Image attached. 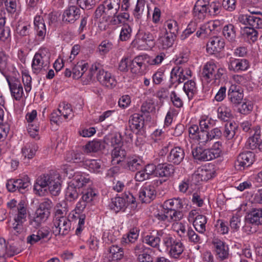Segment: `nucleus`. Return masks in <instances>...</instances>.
I'll return each mask as SVG.
<instances>
[{
    "label": "nucleus",
    "mask_w": 262,
    "mask_h": 262,
    "mask_svg": "<svg viewBox=\"0 0 262 262\" xmlns=\"http://www.w3.org/2000/svg\"><path fill=\"white\" fill-rule=\"evenodd\" d=\"M60 178V176L57 173L39 176L34 185L35 193L41 196L45 195L49 190L53 195H58L61 189Z\"/></svg>",
    "instance_id": "1"
},
{
    "label": "nucleus",
    "mask_w": 262,
    "mask_h": 262,
    "mask_svg": "<svg viewBox=\"0 0 262 262\" xmlns=\"http://www.w3.org/2000/svg\"><path fill=\"white\" fill-rule=\"evenodd\" d=\"M188 203L186 198L177 197L166 200L162 207H165L169 211L173 221H177L183 218V212L187 209Z\"/></svg>",
    "instance_id": "2"
},
{
    "label": "nucleus",
    "mask_w": 262,
    "mask_h": 262,
    "mask_svg": "<svg viewBox=\"0 0 262 262\" xmlns=\"http://www.w3.org/2000/svg\"><path fill=\"white\" fill-rule=\"evenodd\" d=\"M52 201L48 198L42 199L39 203L33 219L30 220V224L34 228L39 227L41 223L45 222L51 214L53 207Z\"/></svg>",
    "instance_id": "3"
},
{
    "label": "nucleus",
    "mask_w": 262,
    "mask_h": 262,
    "mask_svg": "<svg viewBox=\"0 0 262 262\" xmlns=\"http://www.w3.org/2000/svg\"><path fill=\"white\" fill-rule=\"evenodd\" d=\"M50 64V53L47 49H40L36 52L33 58L32 68L36 74L49 69Z\"/></svg>",
    "instance_id": "4"
},
{
    "label": "nucleus",
    "mask_w": 262,
    "mask_h": 262,
    "mask_svg": "<svg viewBox=\"0 0 262 262\" xmlns=\"http://www.w3.org/2000/svg\"><path fill=\"white\" fill-rule=\"evenodd\" d=\"M163 244L170 257L174 259L179 258L184 250L185 247L181 241L169 234L164 235Z\"/></svg>",
    "instance_id": "5"
},
{
    "label": "nucleus",
    "mask_w": 262,
    "mask_h": 262,
    "mask_svg": "<svg viewBox=\"0 0 262 262\" xmlns=\"http://www.w3.org/2000/svg\"><path fill=\"white\" fill-rule=\"evenodd\" d=\"M121 0H105L100 5L95 11L97 18L102 15L107 17H113L118 13L120 9Z\"/></svg>",
    "instance_id": "6"
},
{
    "label": "nucleus",
    "mask_w": 262,
    "mask_h": 262,
    "mask_svg": "<svg viewBox=\"0 0 262 262\" xmlns=\"http://www.w3.org/2000/svg\"><path fill=\"white\" fill-rule=\"evenodd\" d=\"M163 183L161 180H153L149 184L143 186L139 192L140 200L144 203H149L156 198L157 187Z\"/></svg>",
    "instance_id": "7"
},
{
    "label": "nucleus",
    "mask_w": 262,
    "mask_h": 262,
    "mask_svg": "<svg viewBox=\"0 0 262 262\" xmlns=\"http://www.w3.org/2000/svg\"><path fill=\"white\" fill-rule=\"evenodd\" d=\"M187 61V56H184L181 54L176 60L177 66L172 68L170 72L169 88H171L174 84H176L174 86L177 87L178 84L184 82V79L182 77H185V76L183 75V67L180 65L186 62Z\"/></svg>",
    "instance_id": "8"
},
{
    "label": "nucleus",
    "mask_w": 262,
    "mask_h": 262,
    "mask_svg": "<svg viewBox=\"0 0 262 262\" xmlns=\"http://www.w3.org/2000/svg\"><path fill=\"white\" fill-rule=\"evenodd\" d=\"M250 14L241 15L239 21L248 27L254 29H262V13L260 12H251Z\"/></svg>",
    "instance_id": "9"
},
{
    "label": "nucleus",
    "mask_w": 262,
    "mask_h": 262,
    "mask_svg": "<svg viewBox=\"0 0 262 262\" xmlns=\"http://www.w3.org/2000/svg\"><path fill=\"white\" fill-rule=\"evenodd\" d=\"M71 229V222L68 217L53 219L52 232L55 236H64L69 233Z\"/></svg>",
    "instance_id": "10"
},
{
    "label": "nucleus",
    "mask_w": 262,
    "mask_h": 262,
    "mask_svg": "<svg viewBox=\"0 0 262 262\" xmlns=\"http://www.w3.org/2000/svg\"><path fill=\"white\" fill-rule=\"evenodd\" d=\"M224 39L221 36H213L210 38L206 45V51L210 55L221 58V52L225 47Z\"/></svg>",
    "instance_id": "11"
},
{
    "label": "nucleus",
    "mask_w": 262,
    "mask_h": 262,
    "mask_svg": "<svg viewBox=\"0 0 262 262\" xmlns=\"http://www.w3.org/2000/svg\"><path fill=\"white\" fill-rule=\"evenodd\" d=\"M255 161V154L250 151L240 153L235 162V167L237 170L243 171L250 167Z\"/></svg>",
    "instance_id": "12"
},
{
    "label": "nucleus",
    "mask_w": 262,
    "mask_h": 262,
    "mask_svg": "<svg viewBox=\"0 0 262 262\" xmlns=\"http://www.w3.org/2000/svg\"><path fill=\"white\" fill-rule=\"evenodd\" d=\"M210 13L209 5L200 0L196 2L192 10V15L195 21H203L209 15Z\"/></svg>",
    "instance_id": "13"
},
{
    "label": "nucleus",
    "mask_w": 262,
    "mask_h": 262,
    "mask_svg": "<svg viewBox=\"0 0 262 262\" xmlns=\"http://www.w3.org/2000/svg\"><path fill=\"white\" fill-rule=\"evenodd\" d=\"M212 244L217 259L222 261L228 258L229 246L224 241L218 238H214L212 241Z\"/></svg>",
    "instance_id": "14"
},
{
    "label": "nucleus",
    "mask_w": 262,
    "mask_h": 262,
    "mask_svg": "<svg viewBox=\"0 0 262 262\" xmlns=\"http://www.w3.org/2000/svg\"><path fill=\"white\" fill-rule=\"evenodd\" d=\"M6 80L8 82L12 97L16 100H20L22 98L24 92L20 81L14 77L7 76Z\"/></svg>",
    "instance_id": "15"
},
{
    "label": "nucleus",
    "mask_w": 262,
    "mask_h": 262,
    "mask_svg": "<svg viewBox=\"0 0 262 262\" xmlns=\"http://www.w3.org/2000/svg\"><path fill=\"white\" fill-rule=\"evenodd\" d=\"M243 98V90L239 86L232 84L227 93V98L230 103L235 106H237L242 103Z\"/></svg>",
    "instance_id": "16"
},
{
    "label": "nucleus",
    "mask_w": 262,
    "mask_h": 262,
    "mask_svg": "<svg viewBox=\"0 0 262 262\" xmlns=\"http://www.w3.org/2000/svg\"><path fill=\"white\" fill-rule=\"evenodd\" d=\"M228 70L234 73H240L247 70L250 67V63L245 58H234L231 57L228 63Z\"/></svg>",
    "instance_id": "17"
},
{
    "label": "nucleus",
    "mask_w": 262,
    "mask_h": 262,
    "mask_svg": "<svg viewBox=\"0 0 262 262\" xmlns=\"http://www.w3.org/2000/svg\"><path fill=\"white\" fill-rule=\"evenodd\" d=\"M148 63H149L148 55H142L136 56L130 61L131 72L135 74L141 73L146 69Z\"/></svg>",
    "instance_id": "18"
},
{
    "label": "nucleus",
    "mask_w": 262,
    "mask_h": 262,
    "mask_svg": "<svg viewBox=\"0 0 262 262\" xmlns=\"http://www.w3.org/2000/svg\"><path fill=\"white\" fill-rule=\"evenodd\" d=\"M136 36L137 39L133 40L131 43V45L133 47H136L137 48H139V46L138 45V41L137 39L139 40H141L143 42L146 43L147 45L149 44L150 46H153L155 44V36L148 31L143 28H140L139 29Z\"/></svg>",
    "instance_id": "19"
},
{
    "label": "nucleus",
    "mask_w": 262,
    "mask_h": 262,
    "mask_svg": "<svg viewBox=\"0 0 262 262\" xmlns=\"http://www.w3.org/2000/svg\"><path fill=\"white\" fill-rule=\"evenodd\" d=\"M97 79L101 85L109 89L114 88L117 83L115 77L112 74L103 69L97 73Z\"/></svg>",
    "instance_id": "20"
},
{
    "label": "nucleus",
    "mask_w": 262,
    "mask_h": 262,
    "mask_svg": "<svg viewBox=\"0 0 262 262\" xmlns=\"http://www.w3.org/2000/svg\"><path fill=\"white\" fill-rule=\"evenodd\" d=\"M164 233L162 230H157L156 234L150 232L143 236V243L154 248H159L161 241L160 237L163 238Z\"/></svg>",
    "instance_id": "21"
},
{
    "label": "nucleus",
    "mask_w": 262,
    "mask_h": 262,
    "mask_svg": "<svg viewBox=\"0 0 262 262\" xmlns=\"http://www.w3.org/2000/svg\"><path fill=\"white\" fill-rule=\"evenodd\" d=\"M81 11L77 6H69L64 10L62 15L64 22L73 24L80 17Z\"/></svg>",
    "instance_id": "22"
},
{
    "label": "nucleus",
    "mask_w": 262,
    "mask_h": 262,
    "mask_svg": "<svg viewBox=\"0 0 262 262\" xmlns=\"http://www.w3.org/2000/svg\"><path fill=\"white\" fill-rule=\"evenodd\" d=\"M245 221L247 224L255 226L262 225V207L251 208L247 213Z\"/></svg>",
    "instance_id": "23"
},
{
    "label": "nucleus",
    "mask_w": 262,
    "mask_h": 262,
    "mask_svg": "<svg viewBox=\"0 0 262 262\" xmlns=\"http://www.w3.org/2000/svg\"><path fill=\"white\" fill-rule=\"evenodd\" d=\"M130 130L136 134L141 133L144 126V118L142 115L135 113L132 115L128 121Z\"/></svg>",
    "instance_id": "24"
},
{
    "label": "nucleus",
    "mask_w": 262,
    "mask_h": 262,
    "mask_svg": "<svg viewBox=\"0 0 262 262\" xmlns=\"http://www.w3.org/2000/svg\"><path fill=\"white\" fill-rule=\"evenodd\" d=\"M185 156L183 148L176 146L172 148L167 157V161L171 164L179 165L184 160Z\"/></svg>",
    "instance_id": "25"
},
{
    "label": "nucleus",
    "mask_w": 262,
    "mask_h": 262,
    "mask_svg": "<svg viewBox=\"0 0 262 262\" xmlns=\"http://www.w3.org/2000/svg\"><path fill=\"white\" fill-rule=\"evenodd\" d=\"M142 159L135 155L128 156L125 161L124 168L127 170L134 172L141 168Z\"/></svg>",
    "instance_id": "26"
},
{
    "label": "nucleus",
    "mask_w": 262,
    "mask_h": 262,
    "mask_svg": "<svg viewBox=\"0 0 262 262\" xmlns=\"http://www.w3.org/2000/svg\"><path fill=\"white\" fill-rule=\"evenodd\" d=\"M70 182L81 189L92 182L89 174L81 171H77L74 173L73 179Z\"/></svg>",
    "instance_id": "27"
},
{
    "label": "nucleus",
    "mask_w": 262,
    "mask_h": 262,
    "mask_svg": "<svg viewBox=\"0 0 262 262\" xmlns=\"http://www.w3.org/2000/svg\"><path fill=\"white\" fill-rule=\"evenodd\" d=\"M157 177L169 178L175 171L174 166L171 163H162L157 165Z\"/></svg>",
    "instance_id": "28"
},
{
    "label": "nucleus",
    "mask_w": 262,
    "mask_h": 262,
    "mask_svg": "<svg viewBox=\"0 0 262 262\" xmlns=\"http://www.w3.org/2000/svg\"><path fill=\"white\" fill-rule=\"evenodd\" d=\"M260 128L259 126L254 129V133L252 134V136L249 137L247 140L246 146L247 148L254 150L257 148L258 149L259 144L260 143Z\"/></svg>",
    "instance_id": "29"
},
{
    "label": "nucleus",
    "mask_w": 262,
    "mask_h": 262,
    "mask_svg": "<svg viewBox=\"0 0 262 262\" xmlns=\"http://www.w3.org/2000/svg\"><path fill=\"white\" fill-rule=\"evenodd\" d=\"M127 156L124 145L116 146L112 151V162L113 164H119Z\"/></svg>",
    "instance_id": "30"
},
{
    "label": "nucleus",
    "mask_w": 262,
    "mask_h": 262,
    "mask_svg": "<svg viewBox=\"0 0 262 262\" xmlns=\"http://www.w3.org/2000/svg\"><path fill=\"white\" fill-rule=\"evenodd\" d=\"M38 147L34 142L26 143L21 149V153L24 159H32L36 154Z\"/></svg>",
    "instance_id": "31"
},
{
    "label": "nucleus",
    "mask_w": 262,
    "mask_h": 262,
    "mask_svg": "<svg viewBox=\"0 0 262 262\" xmlns=\"http://www.w3.org/2000/svg\"><path fill=\"white\" fill-rule=\"evenodd\" d=\"M216 69V66L214 63L210 62H207L204 66L203 69L202 73L203 80L209 83L211 80L214 79V72Z\"/></svg>",
    "instance_id": "32"
},
{
    "label": "nucleus",
    "mask_w": 262,
    "mask_h": 262,
    "mask_svg": "<svg viewBox=\"0 0 262 262\" xmlns=\"http://www.w3.org/2000/svg\"><path fill=\"white\" fill-rule=\"evenodd\" d=\"M89 64L84 60L78 61L72 69L73 78L78 79L83 76L89 68Z\"/></svg>",
    "instance_id": "33"
},
{
    "label": "nucleus",
    "mask_w": 262,
    "mask_h": 262,
    "mask_svg": "<svg viewBox=\"0 0 262 262\" xmlns=\"http://www.w3.org/2000/svg\"><path fill=\"white\" fill-rule=\"evenodd\" d=\"M192 154L194 160L199 162L208 161V149L198 146L192 150Z\"/></svg>",
    "instance_id": "34"
},
{
    "label": "nucleus",
    "mask_w": 262,
    "mask_h": 262,
    "mask_svg": "<svg viewBox=\"0 0 262 262\" xmlns=\"http://www.w3.org/2000/svg\"><path fill=\"white\" fill-rule=\"evenodd\" d=\"M83 165L91 172L96 173L102 172L103 169L100 160L85 159Z\"/></svg>",
    "instance_id": "35"
},
{
    "label": "nucleus",
    "mask_w": 262,
    "mask_h": 262,
    "mask_svg": "<svg viewBox=\"0 0 262 262\" xmlns=\"http://www.w3.org/2000/svg\"><path fill=\"white\" fill-rule=\"evenodd\" d=\"M107 251L108 257L116 262L122 259L124 256L123 249L117 245H112L108 248Z\"/></svg>",
    "instance_id": "36"
},
{
    "label": "nucleus",
    "mask_w": 262,
    "mask_h": 262,
    "mask_svg": "<svg viewBox=\"0 0 262 262\" xmlns=\"http://www.w3.org/2000/svg\"><path fill=\"white\" fill-rule=\"evenodd\" d=\"M65 159L68 162L75 163H82L83 164L85 160L84 156L82 152L74 150L67 152Z\"/></svg>",
    "instance_id": "37"
},
{
    "label": "nucleus",
    "mask_w": 262,
    "mask_h": 262,
    "mask_svg": "<svg viewBox=\"0 0 262 262\" xmlns=\"http://www.w3.org/2000/svg\"><path fill=\"white\" fill-rule=\"evenodd\" d=\"M27 208L25 206V202L20 201L17 205V213L14 217V221L25 223L27 221Z\"/></svg>",
    "instance_id": "38"
},
{
    "label": "nucleus",
    "mask_w": 262,
    "mask_h": 262,
    "mask_svg": "<svg viewBox=\"0 0 262 262\" xmlns=\"http://www.w3.org/2000/svg\"><path fill=\"white\" fill-rule=\"evenodd\" d=\"M109 206L110 209L116 213L120 211H124L126 208L124 199L120 196H116L113 198L109 204Z\"/></svg>",
    "instance_id": "39"
},
{
    "label": "nucleus",
    "mask_w": 262,
    "mask_h": 262,
    "mask_svg": "<svg viewBox=\"0 0 262 262\" xmlns=\"http://www.w3.org/2000/svg\"><path fill=\"white\" fill-rule=\"evenodd\" d=\"M207 219L206 216L201 214L197 215L193 221V225L195 230L200 233L203 234L205 232L206 225Z\"/></svg>",
    "instance_id": "40"
},
{
    "label": "nucleus",
    "mask_w": 262,
    "mask_h": 262,
    "mask_svg": "<svg viewBox=\"0 0 262 262\" xmlns=\"http://www.w3.org/2000/svg\"><path fill=\"white\" fill-rule=\"evenodd\" d=\"M171 214L165 207H162L161 210H158L154 213L155 221L159 222L165 223L173 221V219L170 216Z\"/></svg>",
    "instance_id": "41"
},
{
    "label": "nucleus",
    "mask_w": 262,
    "mask_h": 262,
    "mask_svg": "<svg viewBox=\"0 0 262 262\" xmlns=\"http://www.w3.org/2000/svg\"><path fill=\"white\" fill-rule=\"evenodd\" d=\"M80 192V188L69 182L66 191V199L70 202L75 201L78 198Z\"/></svg>",
    "instance_id": "42"
},
{
    "label": "nucleus",
    "mask_w": 262,
    "mask_h": 262,
    "mask_svg": "<svg viewBox=\"0 0 262 262\" xmlns=\"http://www.w3.org/2000/svg\"><path fill=\"white\" fill-rule=\"evenodd\" d=\"M237 128L238 126L234 121L227 122L225 125L223 136L227 140H231L235 135Z\"/></svg>",
    "instance_id": "43"
},
{
    "label": "nucleus",
    "mask_w": 262,
    "mask_h": 262,
    "mask_svg": "<svg viewBox=\"0 0 262 262\" xmlns=\"http://www.w3.org/2000/svg\"><path fill=\"white\" fill-rule=\"evenodd\" d=\"M215 171L213 168L203 167L198 170V176L202 181H207L215 176Z\"/></svg>",
    "instance_id": "44"
},
{
    "label": "nucleus",
    "mask_w": 262,
    "mask_h": 262,
    "mask_svg": "<svg viewBox=\"0 0 262 262\" xmlns=\"http://www.w3.org/2000/svg\"><path fill=\"white\" fill-rule=\"evenodd\" d=\"M105 144L104 140H93L85 145V151L86 152H97L105 148Z\"/></svg>",
    "instance_id": "45"
},
{
    "label": "nucleus",
    "mask_w": 262,
    "mask_h": 262,
    "mask_svg": "<svg viewBox=\"0 0 262 262\" xmlns=\"http://www.w3.org/2000/svg\"><path fill=\"white\" fill-rule=\"evenodd\" d=\"M223 34L229 41L233 42L236 39V30L231 24L225 25L223 29Z\"/></svg>",
    "instance_id": "46"
},
{
    "label": "nucleus",
    "mask_w": 262,
    "mask_h": 262,
    "mask_svg": "<svg viewBox=\"0 0 262 262\" xmlns=\"http://www.w3.org/2000/svg\"><path fill=\"white\" fill-rule=\"evenodd\" d=\"M217 118L225 122H229V120L232 117L231 110L224 104H222L217 108Z\"/></svg>",
    "instance_id": "47"
},
{
    "label": "nucleus",
    "mask_w": 262,
    "mask_h": 262,
    "mask_svg": "<svg viewBox=\"0 0 262 262\" xmlns=\"http://www.w3.org/2000/svg\"><path fill=\"white\" fill-rule=\"evenodd\" d=\"M18 192L24 193L31 188L30 179L28 176L20 177L18 179Z\"/></svg>",
    "instance_id": "48"
},
{
    "label": "nucleus",
    "mask_w": 262,
    "mask_h": 262,
    "mask_svg": "<svg viewBox=\"0 0 262 262\" xmlns=\"http://www.w3.org/2000/svg\"><path fill=\"white\" fill-rule=\"evenodd\" d=\"M166 33L177 37L179 30L178 23L173 19L167 20L165 24Z\"/></svg>",
    "instance_id": "49"
},
{
    "label": "nucleus",
    "mask_w": 262,
    "mask_h": 262,
    "mask_svg": "<svg viewBox=\"0 0 262 262\" xmlns=\"http://www.w3.org/2000/svg\"><path fill=\"white\" fill-rule=\"evenodd\" d=\"M177 37L165 33L160 39V45L162 49L167 50L172 47Z\"/></svg>",
    "instance_id": "50"
},
{
    "label": "nucleus",
    "mask_w": 262,
    "mask_h": 262,
    "mask_svg": "<svg viewBox=\"0 0 262 262\" xmlns=\"http://www.w3.org/2000/svg\"><path fill=\"white\" fill-rule=\"evenodd\" d=\"M183 90L187 94L188 99H192L194 95L196 93V88L195 82L192 80L187 81L184 84Z\"/></svg>",
    "instance_id": "51"
},
{
    "label": "nucleus",
    "mask_w": 262,
    "mask_h": 262,
    "mask_svg": "<svg viewBox=\"0 0 262 262\" xmlns=\"http://www.w3.org/2000/svg\"><path fill=\"white\" fill-rule=\"evenodd\" d=\"M104 142L106 144L112 146H119L122 142L121 135L120 134L108 135L104 137Z\"/></svg>",
    "instance_id": "52"
},
{
    "label": "nucleus",
    "mask_w": 262,
    "mask_h": 262,
    "mask_svg": "<svg viewBox=\"0 0 262 262\" xmlns=\"http://www.w3.org/2000/svg\"><path fill=\"white\" fill-rule=\"evenodd\" d=\"M179 191L183 193L187 191L191 192L194 189V185L192 181L188 178H185L179 184Z\"/></svg>",
    "instance_id": "53"
},
{
    "label": "nucleus",
    "mask_w": 262,
    "mask_h": 262,
    "mask_svg": "<svg viewBox=\"0 0 262 262\" xmlns=\"http://www.w3.org/2000/svg\"><path fill=\"white\" fill-rule=\"evenodd\" d=\"M211 33L212 29H211L209 24H205L200 26L196 32V35L199 38L205 39L210 36Z\"/></svg>",
    "instance_id": "54"
},
{
    "label": "nucleus",
    "mask_w": 262,
    "mask_h": 262,
    "mask_svg": "<svg viewBox=\"0 0 262 262\" xmlns=\"http://www.w3.org/2000/svg\"><path fill=\"white\" fill-rule=\"evenodd\" d=\"M132 27L128 24H123L120 31L119 40L122 41L129 40L132 36Z\"/></svg>",
    "instance_id": "55"
},
{
    "label": "nucleus",
    "mask_w": 262,
    "mask_h": 262,
    "mask_svg": "<svg viewBox=\"0 0 262 262\" xmlns=\"http://www.w3.org/2000/svg\"><path fill=\"white\" fill-rule=\"evenodd\" d=\"M114 48L112 41L109 40H104L101 41L98 47V50L101 55H104L108 53Z\"/></svg>",
    "instance_id": "56"
},
{
    "label": "nucleus",
    "mask_w": 262,
    "mask_h": 262,
    "mask_svg": "<svg viewBox=\"0 0 262 262\" xmlns=\"http://www.w3.org/2000/svg\"><path fill=\"white\" fill-rule=\"evenodd\" d=\"M65 206H66V204ZM68 211V210L66 206L62 207L61 204L58 203L55 208L53 219L58 220V219H61L63 217H68L67 216Z\"/></svg>",
    "instance_id": "57"
},
{
    "label": "nucleus",
    "mask_w": 262,
    "mask_h": 262,
    "mask_svg": "<svg viewBox=\"0 0 262 262\" xmlns=\"http://www.w3.org/2000/svg\"><path fill=\"white\" fill-rule=\"evenodd\" d=\"M186 236L189 242L194 244H201L202 238L191 227H189L187 230Z\"/></svg>",
    "instance_id": "58"
},
{
    "label": "nucleus",
    "mask_w": 262,
    "mask_h": 262,
    "mask_svg": "<svg viewBox=\"0 0 262 262\" xmlns=\"http://www.w3.org/2000/svg\"><path fill=\"white\" fill-rule=\"evenodd\" d=\"M215 229L218 233L221 234H225L229 232L228 223L223 220H218L215 225Z\"/></svg>",
    "instance_id": "59"
},
{
    "label": "nucleus",
    "mask_w": 262,
    "mask_h": 262,
    "mask_svg": "<svg viewBox=\"0 0 262 262\" xmlns=\"http://www.w3.org/2000/svg\"><path fill=\"white\" fill-rule=\"evenodd\" d=\"M194 140H197L199 142V144L201 145H205L208 143L210 140L209 137V132L207 130H200L195 136Z\"/></svg>",
    "instance_id": "60"
},
{
    "label": "nucleus",
    "mask_w": 262,
    "mask_h": 262,
    "mask_svg": "<svg viewBox=\"0 0 262 262\" xmlns=\"http://www.w3.org/2000/svg\"><path fill=\"white\" fill-rule=\"evenodd\" d=\"M243 34L251 39L252 42H254L257 39L258 32L256 29L248 26L245 27L243 29Z\"/></svg>",
    "instance_id": "61"
},
{
    "label": "nucleus",
    "mask_w": 262,
    "mask_h": 262,
    "mask_svg": "<svg viewBox=\"0 0 262 262\" xmlns=\"http://www.w3.org/2000/svg\"><path fill=\"white\" fill-rule=\"evenodd\" d=\"M82 193L81 199L89 203L92 202L97 195V191L92 188H88Z\"/></svg>",
    "instance_id": "62"
},
{
    "label": "nucleus",
    "mask_w": 262,
    "mask_h": 262,
    "mask_svg": "<svg viewBox=\"0 0 262 262\" xmlns=\"http://www.w3.org/2000/svg\"><path fill=\"white\" fill-rule=\"evenodd\" d=\"M253 108V105L251 101L247 100L243 102L238 107V111L243 115L249 114Z\"/></svg>",
    "instance_id": "63"
},
{
    "label": "nucleus",
    "mask_w": 262,
    "mask_h": 262,
    "mask_svg": "<svg viewBox=\"0 0 262 262\" xmlns=\"http://www.w3.org/2000/svg\"><path fill=\"white\" fill-rule=\"evenodd\" d=\"M31 29V25L27 24H19L16 27L17 33L22 37L28 36L30 37Z\"/></svg>",
    "instance_id": "64"
}]
</instances>
